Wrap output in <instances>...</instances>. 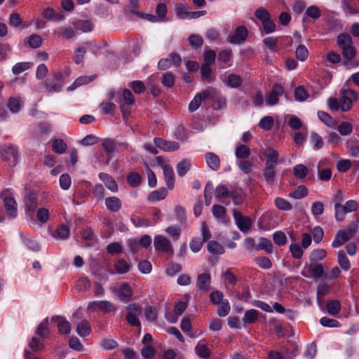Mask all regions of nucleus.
Wrapping results in <instances>:
<instances>
[{"label":"nucleus","mask_w":359,"mask_h":359,"mask_svg":"<svg viewBox=\"0 0 359 359\" xmlns=\"http://www.w3.org/2000/svg\"><path fill=\"white\" fill-rule=\"evenodd\" d=\"M126 319L128 324L133 327H140L139 317L142 315V309L137 303L130 304L126 306Z\"/></svg>","instance_id":"3"},{"label":"nucleus","mask_w":359,"mask_h":359,"mask_svg":"<svg viewBox=\"0 0 359 359\" xmlns=\"http://www.w3.org/2000/svg\"><path fill=\"white\" fill-rule=\"evenodd\" d=\"M205 158L208 166L212 170L217 171L220 168V159L219 156L212 152L205 154Z\"/></svg>","instance_id":"17"},{"label":"nucleus","mask_w":359,"mask_h":359,"mask_svg":"<svg viewBox=\"0 0 359 359\" xmlns=\"http://www.w3.org/2000/svg\"><path fill=\"white\" fill-rule=\"evenodd\" d=\"M76 30L82 32H88L93 30V25L90 20H78L74 23Z\"/></svg>","instance_id":"37"},{"label":"nucleus","mask_w":359,"mask_h":359,"mask_svg":"<svg viewBox=\"0 0 359 359\" xmlns=\"http://www.w3.org/2000/svg\"><path fill=\"white\" fill-rule=\"evenodd\" d=\"M208 250L210 253L221 255L224 250L222 245L215 241H210L207 245Z\"/></svg>","instance_id":"46"},{"label":"nucleus","mask_w":359,"mask_h":359,"mask_svg":"<svg viewBox=\"0 0 359 359\" xmlns=\"http://www.w3.org/2000/svg\"><path fill=\"white\" fill-rule=\"evenodd\" d=\"M93 79V77H88L86 76H82L78 77L74 82L67 88L68 91H72L77 88L78 87L90 83Z\"/></svg>","instance_id":"40"},{"label":"nucleus","mask_w":359,"mask_h":359,"mask_svg":"<svg viewBox=\"0 0 359 359\" xmlns=\"http://www.w3.org/2000/svg\"><path fill=\"white\" fill-rule=\"evenodd\" d=\"M308 173V168L303 164H297L293 168V174L298 179L304 178Z\"/></svg>","instance_id":"49"},{"label":"nucleus","mask_w":359,"mask_h":359,"mask_svg":"<svg viewBox=\"0 0 359 359\" xmlns=\"http://www.w3.org/2000/svg\"><path fill=\"white\" fill-rule=\"evenodd\" d=\"M36 332H37L38 335L42 339H44L48 336L50 331H49V328H48V319L43 320L38 325Z\"/></svg>","instance_id":"47"},{"label":"nucleus","mask_w":359,"mask_h":359,"mask_svg":"<svg viewBox=\"0 0 359 359\" xmlns=\"http://www.w3.org/2000/svg\"><path fill=\"white\" fill-rule=\"evenodd\" d=\"M99 178L102 182H103L106 187L112 192L118 191L117 183L111 175L101 172L99 174Z\"/></svg>","instance_id":"19"},{"label":"nucleus","mask_w":359,"mask_h":359,"mask_svg":"<svg viewBox=\"0 0 359 359\" xmlns=\"http://www.w3.org/2000/svg\"><path fill=\"white\" fill-rule=\"evenodd\" d=\"M309 97L306 90L302 86H299L294 90V98L298 102H304Z\"/></svg>","instance_id":"62"},{"label":"nucleus","mask_w":359,"mask_h":359,"mask_svg":"<svg viewBox=\"0 0 359 359\" xmlns=\"http://www.w3.org/2000/svg\"><path fill=\"white\" fill-rule=\"evenodd\" d=\"M210 275L203 273L198 276L196 286L200 290L207 291L210 289Z\"/></svg>","instance_id":"21"},{"label":"nucleus","mask_w":359,"mask_h":359,"mask_svg":"<svg viewBox=\"0 0 359 359\" xmlns=\"http://www.w3.org/2000/svg\"><path fill=\"white\" fill-rule=\"evenodd\" d=\"M212 212L215 218L224 221L226 215V209L224 207L220 205H214L212 207Z\"/></svg>","instance_id":"53"},{"label":"nucleus","mask_w":359,"mask_h":359,"mask_svg":"<svg viewBox=\"0 0 359 359\" xmlns=\"http://www.w3.org/2000/svg\"><path fill=\"white\" fill-rule=\"evenodd\" d=\"M3 203L7 215L13 218L16 217L18 212L15 199L13 197L7 196L4 198Z\"/></svg>","instance_id":"13"},{"label":"nucleus","mask_w":359,"mask_h":359,"mask_svg":"<svg viewBox=\"0 0 359 359\" xmlns=\"http://www.w3.org/2000/svg\"><path fill=\"white\" fill-rule=\"evenodd\" d=\"M128 183L133 187H136L141 184L142 177L137 172H133L127 177Z\"/></svg>","instance_id":"57"},{"label":"nucleus","mask_w":359,"mask_h":359,"mask_svg":"<svg viewBox=\"0 0 359 359\" xmlns=\"http://www.w3.org/2000/svg\"><path fill=\"white\" fill-rule=\"evenodd\" d=\"M220 79L231 88H237L242 85V78L236 74H229L228 76L222 75Z\"/></svg>","instance_id":"10"},{"label":"nucleus","mask_w":359,"mask_h":359,"mask_svg":"<svg viewBox=\"0 0 359 359\" xmlns=\"http://www.w3.org/2000/svg\"><path fill=\"white\" fill-rule=\"evenodd\" d=\"M33 62H20L15 64L12 67V73L14 75H18L23 72L33 67Z\"/></svg>","instance_id":"31"},{"label":"nucleus","mask_w":359,"mask_h":359,"mask_svg":"<svg viewBox=\"0 0 359 359\" xmlns=\"http://www.w3.org/2000/svg\"><path fill=\"white\" fill-rule=\"evenodd\" d=\"M210 100L214 102L215 108L216 109H222L226 106V98L221 95L219 90L217 89V95L215 98L210 99Z\"/></svg>","instance_id":"50"},{"label":"nucleus","mask_w":359,"mask_h":359,"mask_svg":"<svg viewBox=\"0 0 359 359\" xmlns=\"http://www.w3.org/2000/svg\"><path fill=\"white\" fill-rule=\"evenodd\" d=\"M1 154L6 160L11 161L13 164H15L19 158L18 151L13 146H8L1 151Z\"/></svg>","instance_id":"14"},{"label":"nucleus","mask_w":359,"mask_h":359,"mask_svg":"<svg viewBox=\"0 0 359 359\" xmlns=\"http://www.w3.org/2000/svg\"><path fill=\"white\" fill-rule=\"evenodd\" d=\"M276 167L274 166H270V165H266L265 168L263 171L262 177L264 181H265L268 184H272L276 177Z\"/></svg>","instance_id":"29"},{"label":"nucleus","mask_w":359,"mask_h":359,"mask_svg":"<svg viewBox=\"0 0 359 359\" xmlns=\"http://www.w3.org/2000/svg\"><path fill=\"white\" fill-rule=\"evenodd\" d=\"M191 163L189 160L184 159L180 161L176 166V170L178 176H184L191 169Z\"/></svg>","instance_id":"30"},{"label":"nucleus","mask_w":359,"mask_h":359,"mask_svg":"<svg viewBox=\"0 0 359 359\" xmlns=\"http://www.w3.org/2000/svg\"><path fill=\"white\" fill-rule=\"evenodd\" d=\"M276 208L280 210L289 211L292 209V204L285 198L276 197L274 200Z\"/></svg>","instance_id":"43"},{"label":"nucleus","mask_w":359,"mask_h":359,"mask_svg":"<svg viewBox=\"0 0 359 359\" xmlns=\"http://www.w3.org/2000/svg\"><path fill=\"white\" fill-rule=\"evenodd\" d=\"M231 190H229L224 185L219 184L216 187L215 196L218 199L229 198Z\"/></svg>","instance_id":"59"},{"label":"nucleus","mask_w":359,"mask_h":359,"mask_svg":"<svg viewBox=\"0 0 359 359\" xmlns=\"http://www.w3.org/2000/svg\"><path fill=\"white\" fill-rule=\"evenodd\" d=\"M30 349L34 352L41 351L44 347V344L42 343L37 337H33L29 342Z\"/></svg>","instance_id":"64"},{"label":"nucleus","mask_w":359,"mask_h":359,"mask_svg":"<svg viewBox=\"0 0 359 359\" xmlns=\"http://www.w3.org/2000/svg\"><path fill=\"white\" fill-rule=\"evenodd\" d=\"M337 130L341 135L345 136L352 133L353 127L350 123L344 121L338 126Z\"/></svg>","instance_id":"63"},{"label":"nucleus","mask_w":359,"mask_h":359,"mask_svg":"<svg viewBox=\"0 0 359 359\" xmlns=\"http://www.w3.org/2000/svg\"><path fill=\"white\" fill-rule=\"evenodd\" d=\"M113 291L119 299L125 303L131 301L133 295V289L128 283H123L118 288H114Z\"/></svg>","instance_id":"7"},{"label":"nucleus","mask_w":359,"mask_h":359,"mask_svg":"<svg viewBox=\"0 0 359 359\" xmlns=\"http://www.w3.org/2000/svg\"><path fill=\"white\" fill-rule=\"evenodd\" d=\"M318 116L319 119L323 122L326 126L330 128H334L335 125V121L325 111H318Z\"/></svg>","instance_id":"52"},{"label":"nucleus","mask_w":359,"mask_h":359,"mask_svg":"<svg viewBox=\"0 0 359 359\" xmlns=\"http://www.w3.org/2000/svg\"><path fill=\"white\" fill-rule=\"evenodd\" d=\"M90 332L91 327L88 321L83 320L77 325L76 332L80 337H86L90 334Z\"/></svg>","instance_id":"34"},{"label":"nucleus","mask_w":359,"mask_h":359,"mask_svg":"<svg viewBox=\"0 0 359 359\" xmlns=\"http://www.w3.org/2000/svg\"><path fill=\"white\" fill-rule=\"evenodd\" d=\"M62 75L60 72L55 73L53 81H45L41 83V86L45 88L48 93H59L62 90V83L61 82Z\"/></svg>","instance_id":"4"},{"label":"nucleus","mask_w":359,"mask_h":359,"mask_svg":"<svg viewBox=\"0 0 359 359\" xmlns=\"http://www.w3.org/2000/svg\"><path fill=\"white\" fill-rule=\"evenodd\" d=\"M290 251L292 256L295 259H300L302 257L304 251L301 246L296 242H293L290 245Z\"/></svg>","instance_id":"56"},{"label":"nucleus","mask_w":359,"mask_h":359,"mask_svg":"<svg viewBox=\"0 0 359 359\" xmlns=\"http://www.w3.org/2000/svg\"><path fill=\"white\" fill-rule=\"evenodd\" d=\"M283 88L278 84H275L273 86L271 92L266 96V104L273 106L279 101V97L283 94Z\"/></svg>","instance_id":"11"},{"label":"nucleus","mask_w":359,"mask_h":359,"mask_svg":"<svg viewBox=\"0 0 359 359\" xmlns=\"http://www.w3.org/2000/svg\"><path fill=\"white\" fill-rule=\"evenodd\" d=\"M348 233L344 230H339L337 232L334 239L332 243V247L339 248L349 240Z\"/></svg>","instance_id":"24"},{"label":"nucleus","mask_w":359,"mask_h":359,"mask_svg":"<svg viewBox=\"0 0 359 359\" xmlns=\"http://www.w3.org/2000/svg\"><path fill=\"white\" fill-rule=\"evenodd\" d=\"M163 171V176L168 188L172 190L175 186V175L172 167L167 168Z\"/></svg>","instance_id":"32"},{"label":"nucleus","mask_w":359,"mask_h":359,"mask_svg":"<svg viewBox=\"0 0 359 359\" xmlns=\"http://www.w3.org/2000/svg\"><path fill=\"white\" fill-rule=\"evenodd\" d=\"M115 273L123 274L130 271V265L123 259H118L114 264Z\"/></svg>","instance_id":"36"},{"label":"nucleus","mask_w":359,"mask_h":359,"mask_svg":"<svg viewBox=\"0 0 359 359\" xmlns=\"http://www.w3.org/2000/svg\"><path fill=\"white\" fill-rule=\"evenodd\" d=\"M154 245L156 251L173 254V249L170 241L165 236L158 235L154 237Z\"/></svg>","instance_id":"5"},{"label":"nucleus","mask_w":359,"mask_h":359,"mask_svg":"<svg viewBox=\"0 0 359 359\" xmlns=\"http://www.w3.org/2000/svg\"><path fill=\"white\" fill-rule=\"evenodd\" d=\"M90 45L91 42H85L74 50V59L75 63L80 64L82 62L86 53L87 48L90 47Z\"/></svg>","instance_id":"22"},{"label":"nucleus","mask_w":359,"mask_h":359,"mask_svg":"<svg viewBox=\"0 0 359 359\" xmlns=\"http://www.w3.org/2000/svg\"><path fill=\"white\" fill-rule=\"evenodd\" d=\"M256 250H264L269 254L273 252V246L271 241L266 238H261L259 243L255 246Z\"/></svg>","instance_id":"27"},{"label":"nucleus","mask_w":359,"mask_h":359,"mask_svg":"<svg viewBox=\"0 0 359 359\" xmlns=\"http://www.w3.org/2000/svg\"><path fill=\"white\" fill-rule=\"evenodd\" d=\"M337 43L339 46L343 49L352 46V39L347 34H341L337 37Z\"/></svg>","instance_id":"48"},{"label":"nucleus","mask_w":359,"mask_h":359,"mask_svg":"<svg viewBox=\"0 0 359 359\" xmlns=\"http://www.w3.org/2000/svg\"><path fill=\"white\" fill-rule=\"evenodd\" d=\"M154 142L158 148L167 152L174 151L180 148V144L175 141H167L156 137Z\"/></svg>","instance_id":"9"},{"label":"nucleus","mask_w":359,"mask_h":359,"mask_svg":"<svg viewBox=\"0 0 359 359\" xmlns=\"http://www.w3.org/2000/svg\"><path fill=\"white\" fill-rule=\"evenodd\" d=\"M255 262L257 266L264 269H269L272 267L271 261L266 257H256Z\"/></svg>","instance_id":"60"},{"label":"nucleus","mask_w":359,"mask_h":359,"mask_svg":"<svg viewBox=\"0 0 359 359\" xmlns=\"http://www.w3.org/2000/svg\"><path fill=\"white\" fill-rule=\"evenodd\" d=\"M251 154L250 149L240 142L236 143L235 148V156L238 159H245L249 157Z\"/></svg>","instance_id":"23"},{"label":"nucleus","mask_w":359,"mask_h":359,"mask_svg":"<svg viewBox=\"0 0 359 359\" xmlns=\"http://www.w3.org/2000/svg\"><path fill=\"white\" fill-rule=\"evenodd\" d=\"M69 231L70 230L67 225L61 224L57 228L55 233H53V236L55 238L65 240L68 238L69 236Z\"/></svg>","instance_id":"35"},{"label":"nucleus","mask_w":359,"mask_h":359,"mask_svg":"<svg viewBox=\"0 0 359 359\" xmlns=\"http://www.w3.org/2000/svg\"><path fill=\"white\" fill-rule=\"evenodd\" d=\"M229 198H231L236 205H241L243 201V191L241 189L231 190Z\"/></svg>","instance_id":"51"},{"label":"nucleus","mask_w":359,"mask_h":359,"mask_svg":"<svg viewBox=\"0 0 359 359\" xmlns=\"http://www.w3.org/2000/svg\"><path fill=\"white\" fill-rule=\"evenodd\" d=\"M52 320L57 322L58 332L62 334H67L72 330L71 325L65 318L61 316H54Z\"/></svg>","instance_id":"15"},{"label":"nucleus","mask_w":359,"mask_h":359,"mask_svg":"<svg viewBox=\"0 0 359 359\" xmlns=\"http://www.w3.org/2000/svg\"><path fill=\"white\" fill-rule=\"evenodd\" d=\"M21 239L23 244L30 250L34 252H38L40 250V246L39 243L29 238V236L21 234Z\"/></svg>","instance_id":"33"},{"label":"nucleus","mask_w":359,"mask_h":359,"mask_svg":"<svg viewBox=\"0 0 359 359\" xmlns=\"http://www.w3.org/2000/svg\"><path fill=\"white\" fill-rule=\"evenodd\" d=\"M167 195V189L165 188H161L158 190H155L151 192L147 196V200L151 203H156L164 199Z\"/></svg>","instance_id":"25"},{"label":"nucleus","mask_w":359,"mask_h":359,"mask_svg":"<svg viewBox=\"0 0 359 359\" xmlns=\"http://www.w3.org/2000/svg\"><path fill=\"white\" fill-rule=\"evenodd\" d=\"M67 144L62 139H55L53 141V151L57 154H63L67 149Z\"/></svg>","instance_id":"45"},{"label":"nucleus","mask_w":359,"mask_h":359,"mask_svg":"<svg viewBox=\"0 0 359 359\" xmlns=\"http://www.w3.org/2000/svg\"><path fill=\"white\" fill-rule=\"evenodd\" d=\"M233 219L239 230L243 233H247L251 226L252 220L248 217L243 216L240 212L233 210Z\"/></svg>","instance_id":"6"},{"label":"nucleus","mask_w":359,"mask_h":359,"mask_svg":"<svg viewBox=\"0 0 359 359\" xmlns=\"http://www.w3.org/2000/svg\"><path fill=\"white\" fill-rule=\"evenodd\" d=\"M327 312L331 316H336L341 309V305L339 301L332 300L327 303L326 305Z\"/></svg>","instance_id":"42"},{"label":"nucleus","mask_w":359,"mask_h":359,"mask_svg":"<svg viewBox=\"0 0 359 359\" xmlns=\"http://www.w3.org/2000/svg\"><path fill=\"white\" fill-rule=\"evenodd\" d=\"M23 105L20 97H11L8 100L7 107L12 114L18 113Z\"/></svg>","instance_id":"20"},{"label":"nucleus","mask_w":359,"mask_h":359,"mask_svg":"<svg viewBox=\"0 0 359 359\" xmlns=\"http://www.w3.org/2000/svg\"><path fill=\"white\" fill-rule=\"evenodd\" d=\"M337 261L339 266L345 271L351 268L350 262L343 250H339L337 254Z\"/></svg>","instance_id":"44"},{"label":"nucleus","mask_w":359,"mask_h":359,"mask_svg":"<svg viewBox=\"0 0 359 359\" xmlns=\"http://www.w3.org/2000/svg\"><path fill=\"white\" fill-rule=\"evenodd\" d=\"M273 122L272 116H266L259 121V126L264 130H269L273 127Z\"/></svg>","instance_id":"61"},{"label":"nucleus","mask_w":359,"mask_h":359,"mask_svg":"<svg viewBox=\"0 0 359 359\" xmlns=\"http://www.w3.org/2000/svg\"><path fill=\"white\" fill-rule=\"evenodd\" d=\"M358 208V203L355 200H349L345 204L335 203L334 204V217L337 221L341 222L345 219L348 213L355 212Z\"/></svg>","instance_id":"1"},{"label":"nucleus","mask_w":359,"mask_h":359,"mask_svg":"<svg viewBox=\"0 0 359 359\" xmlns=\"http://www.w3.org/2000/svg\"><path fill=\"white\" fill-rule=\"evenodd\" d=\"M308 195V189L304 185L298 186L292 192L289 194V196L294 199H301Z\"/></svg>","instance_id":"41"},{"label":"nucleus","mask_w":359,"mask_h":359,"mask_svg":"<svg viewBox=\"0 0 359 359\" xmlns=\"http://www.w3.org/2000/svg\"><path fill=\"white\" fill-rule=\"evenodd\" d=\"M102 147L107 154L106 163H109L114 154L118 151L117 143L112 139L106 138L102 141Z\"/></svg>","instance_id":"8"},{"label":"nucleus","mask_w":359,"mask_h":359,"mask_svg":"<svg viewBox=\"0 0 359 359\" xmlns=\"http://www.w3.org/2000/svg\"><path fill=\"white\" fill-rule=\"evenodd\" d=\"M327 255V252L324 249H315L313 250L309 256L310 260L312 262H317L322 260Z\"/></svg>","instance_id":"55"},{"label":"nucleus","mask_w":359,"mask_h":359,"mask_svg":"<svg viewBox=\"0 0 359 359\" xmlns=\"http://www.w3.org/2000/svg\"><path fill=\"white\" fill-rule=\"evenodd\" d=\"M100 346L102 349L109 351L116 348L118 346V344L113 339L105 338L101 341Z\"/></svg>","instance_id":"58"},{"label":"nucleus","mask_w":359,"mask_h":359,"mask_svg":"<svg viewBox=\"0 0 359 359\" xmlns=\"http://www.w3.org/2000/svg\"><path fill=\"white\" fill-rule=\"evenodd\" d=\"M309 269L311 272V277L315 279L321 278L324 273L323 267L320 264H311Z\"/></svg>","instance_id":"38"},{"label":"nucleus","mask_w":359,"mask_h":359,"mask_svg":"<svg viewBox=\"0 0 359 359\" xmlns=\"http://www.w3.org/2000/svg\"><path fill=\"white\" fill-rule=\"evenodd\" d=\"M259 312L255 309H250L245 313L243 321L245 324L254 323L258 318Z\"/></svg>","instance_id":"39"},{"label":"nucleus","mask_w":359,"mask_h":359,"mask_svg":"<svg viewBox=\"0 0 359 359\" xmlns=\"http://www.w3.org/2000/svg\"><path fill=\"white\" fill-rule=\"evenodd\" d=\"M107 208L111 212H118L121 208V201L116 196H111L105 198Z\"/></svg>","instance_id":"26"},{"label":"nucleus","mask_w":359,"mask_h":359,"mask_svg":"<svg viewBox=\"0 0 359 359\" xmlns=\"http://www.w3.org/2000/svg\"><path fill=\"white\" fill-rule=\"evenodd\" d=\"M264 155L266 156L265 165L276 167L279 158V154L278 151L272 148H268L266 150Z\"/></svg>","instance_id":"18"},{"label":"nucleus","mask_w":359,"mask_h":359,"mask_svg":"<svg viewBox=\"0 0 359 359\" xmlns=\"http://www.w3.org/2000/svg\"><path fill=\"white\" fill-rule=\"evenodd\" d=\"M88 308L92 310L100 309L104 312H110L115 310L114 306L109 301H93L88 304Z\"/></svg>","instance_id":"12"},{"label":"nucleus","mask_w":359,"mask_h":359,"mask_svg":"<svg viewBox=\"0 0 359 359\" xmlns=\"http://www.w3.org/2000/svg\"><path fill=\"white\" fill-rule=\"evenodd\" d=\"M217 95V88H209L201 93H197L189 104V111L194 112L201 106L203 100L213 99Z\"/></svg>","instance_id":"2"},{"label":"nucleus","mask_w":359,"mask_h":359,"mask_svg":"<svg viewBox=\"0 0 359 359\" xmlns=\"http://www.w3.org/2000/svg\"><path fill=\"white\" fill-rule=\"evenodd\" d=\"M247 35V29L244 26H239L236 28L235 34L229 36V41L231 43H241L245 39Z\"/></svg>","instance_id":"16"},{"label":"nucleus","mask_w":359,"mask_h":359,"mask_svg":"<svg viewBox=\"0 0 359 359\" xmlns=\"http://www.w3.org/2000/svg\"><path fill=\"white\" fill-rule=\"evenodd\" d=\"M296 57L300 61H305L309 55V50L304 45L299 44L295 51Z\"/></svg>","instance_id":"54"},{"label":"nucleus","mask_w":359,"mask_h":359,"mask_svg":"<svg viewBox=\"0 0 359 359\" xmlns=\"http://www.w3.org/2000/svg\"><path fill=\"white\" fill-rule=\"evenodd\" d=\"M196 354L201 358L208 359L210 351L203 341H200L195 347Z\"/></svg>","instance_id":"28"}]
</instances>
